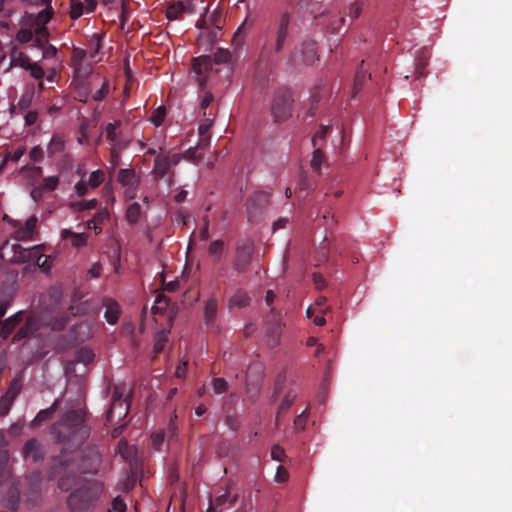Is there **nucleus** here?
<instances>
[{"mask_svg": "<svg viewBox=\"0 0 512 512\" xmlns=\"http://www.w3.org/2000/svg\"><path fill=\"white\" fill-rule=\"evenodd\" d=\"M52 14V9L47 7L40 11L36 18H33L32 15H26L24 18V23L33 28L35 41L38 46H41L47 42V30L45 24L49 22Z\"/></svg>", "mask_w": 512, "mask_h": 512, "instance_id": "1", "label": "nucleus"}, {"mask_svg": "<svg viewBox=\"0 0 512 512\" xmlns=\"http://www.w3.org/2000/svg\"><path fill=\"white\" fill-rule=\"evenodd\" d=\"M291 104L292 99L288 93L278 92L275 94L271 105V114L275 122L281 123L290 118Z\"/></svg>", "mask_w": 512, "mask_h": 512, "instance_id": "2", "label": "nucleus"}, {"mask_svg": "<svg viewBox=\"0 0 512 512\" xmlns=\"http://www.w3.org/2000/svg\"><path fill=\"white\" fill-rule=\"evenodd\" d=\"M87 53L85 50L76 48L74 49L73 60L75 63V85L79 88L83 80L91 73V67L86 62Z\"/></svg>", "mask_w": 512, "mask_h": 512, "instance_id": "3", "label": "nucleus"}, {"mask_svg": "<svg viewBox=\"0 0 512 512\" xmlns=\"http://www.w3.org/2000/svg\"><path fill=\"white\" fill-rule=\"evenodd\" d=\"M37 252L35 248H24L19 244H13L10 247L4 246L1 249L2 257H8V260L15 263L30 262L32 253Z\"/></svg>", "mask_w": 512, "mask_h": 512, "instance_id": "4", "label": "nucleus"}, {"mask_svg": "<svg viewBox=\"0 0 512 512\" xmlns=\"http://www.w3.org/2000/svg\"><path fill=\"white\" fill-rule=\"evenodd\" d=\"M212 70L211 61L206 56H200L194 59L192 72L195 80L200 86H203Z\"/></svg>", "mask_w": 512, "mask_h": 512, "instance_id": "5", "label": "nucleus"}, {"mask_svg": "<svg viewBox=\"0 0 512 512\" xmlns=\"http://www.w3.org/2000/svg\"><path fill=\"white\" fill-rule=\"evenodd\" d=\"M40 323L41 324L42 323H47V324L51 325L53 330H59V329H61L64 326V320L62 318L61 319H55V321L53 323H51V322H48V316L44 315V316H42L41 319H35V318L30 319L26 323L25 327L22 328L18 332L16 337L22 338V337H26L29 334H32L35 330H37L39 328Z\"/></svg>", "mask_w": 512, "mask_h": 512, "instance_id": "6", "label": "nucleus"}, {"mask_svg": "<svg viewBox=\"0 0 512 512\" xmlns=\"http://www.w3.org/2000/svg\"><path fill=\"white\" fill-rule=\"evenodd\" d=\"M104 180V174L101 170L93 171L87 178L80 179L74 186L77 195L82 196L89 189L99 186Z\"/></svg>", "mask_w": 512, "mask_h": 512, "instance_id": "7", "label": "nucleus"}, {"mask_svg": "<svg viewBox=\"0 0 512 512\" xmlns=\"http://www.w3.org/2000/svg\"><path fill=\"white\" fill-rule=\"evenodd\" d=\"M129 410V403L127 399L121 397H113V402L108 412L107 418L111 424H116L125 418Z\"/></svg>", "mask_w": 512, "mask_h": 512, "instance_id": "8", "label": "nucleus"}, {"mask_svg": "<svg viewBox=\"0 0 512 512\" xmlns=\"http://www.w3.org/2000/svg\"><path fill=\"white\" fill-rule=\"evenodd\" d=\"M118 181L126 187V194L129 198H135V189L139 183V177L133 170L123 169L119 172Z\"/></svg>", "mask_w": 512, "mask_h": 512, "instance_id": "9", "label": "nucleus"}, {"mask_svg": "<svg viewBox=\"0 0 512 512\" xmlns=\"http://www.w3.org/2000/svg\"><path fill=\"white\" fill-rule=\"evenodd\" d=\"M290 15L287 12H284L280 15L277 29H276V41H275V50L280 51L284 43L286 41V38L288 36V27L290 24Z\"/></svg>", "mask_w": 512, "mask_h": 512, "instance_id": "10", "label": "nucleus"}, {"mask_svg": "<svg viewBox=\"0 0 512 512\" xmlns=\"http://www.w3.org/2000/svg\"><path fill=\"white\" fill-rule=\"evenodd\" d=\"M96 4V0H71V17L77 19L84 14L93 12Z\"/></svg>", "mask_w": 512, "mask_h": 512, "instance_id": "11", "label": "nucleus"}, {"mask_svg": "<svg viewBox=\"0 0 512 512\" xmlns=\"http://www.w3.org/2000/svg\"><path fill=\"white\" fill-rule=\"evenodd\" d=\"M180 160V156L178 154H174L171 158L167 156H159L156 159L155 166H154V174L156 177L160 178L163 177L169 167L171 165H176Z\"/></svg>", "mask_w": 512, "mask_h": 512, "instance_id": "12", "label": "nucleus"}, {"mask_svg": "<svg viewBox=\"0 0 512 512\" xmlns=\"http://www.w3.org/2000/svg\"><path fill=\"white\" fill-rule=\"evenodd\" d=\"M300 61L304 64H312L317 59L316 45L313 41H305L300 48Z\"/></svg>", "mask_w": 512, "mask_h": 512, "instance_id": "13", "label": "nucleus"}, {"mask_svg": "<svg viewBox=\"0 0 512 512\" xmlns=\"http://www.w3.org/2000/svg\"><path fill=\"white\" fill-rule=\"evenodd\" d=\"M60 235L63 240H69L71 246L75 248H80L87 244V236L84 233H75L70 229H63Z\"/></svg>", "mask_w": 512, "mask_h": 512, "instance_id": "14", "label": "nucleus"}, {"mask_svg": "<svg viewBox=\"0 0 512 512\" xmlns=\"http://www.w3.org/2000/svg\"><path fill=\"white\" fill-rule=\"evenodd\" d=\"M36 223L37 219L30 217L23 226L15 231V238L22 241L31 239L36 228Z\"/></svg>", "mask_w": 512, "mask_h": 512, "instance_id": "15", "label": "nucleus"}, {"mask_svg": "<svg viewBox=\"0 0 512 512\" xmlns=\"http://www.w3.org/2000/svg\"><path fill=\"white\" fill-rule=\"evenodd\" d=\"M105 306V319L106 321L113 325L115 324L120 316V307L119 305L112 299H106L104 301Z\"/></svg>", "mask_w": 512, "mask_h": 512, "instance_id": "16", "label": "nucleus"}, {"mask_svg": "<svg viewBox=\"0 0 512 512\" xmlns=\"http://www.w3.org/2000/svg\"><path fill=\"white\" fill-rule=\"evenodd\" d=\"M20 387L17 383H14L11 388L8 390L6 395L0 401V414L5 415L10 409V406L18 394Z\"/></svg>", "mask_w": 512, "mask_h": 512, "instance_id": "17", "label": "nucleus"}, {"mask_svg": "<svg viewBox=\"0 0 512 512\" xmlns=\"http://www.w3.org/2000/svg\"><path fill=\"white\" fill-rule=\"evenodd\" d=\"M235 501V496H231L230 493H225L216 498L215 503H210L206 512H216L217 508L225 505L226 502L232 504Z\"/></svg>", "mask_w": 512, "mask_h": 512, "instance_id": "18", "label": "nucleus"}, {"mask_svg": "<svg viewBox=\"0 0 512 512\" xmlns=\"http://www.w3.org/2000/svg\"><path fill=\"white\" fill-rule=\"evenodd\" d=\"M249 297L244 292H236L230 299V306L236 308H242L249 304Z\"/></svg>", "mask_w": 512, "mask_h": 512, "instance_id": "19", "label": "nucleus"}, {"mask_svg": "<svg viewBox=\"0 0 512 512\" xmlns=\"http://www.w3.org/2000/svg\"><path fill=\"white\" fill-rule=\"evenodd\" d=\"M30 60L27 55L23 53H15L11 57V65L28 69L31 66Z\"/></svg>", "mask_w": 512, "mask_h": 512, "instance_id": "20", "label": "nucleus"}, {"mask_svg": "<svg viewBox=\"0 0 512 512\" xmlns=\"http://www.w3.org/2000/svg\"><path fill=\"white\" fill-rule=\"evenodd\" d=\"M324 161H325V156H324L323 152L320 149H315L312 154L311 161H310L311 168L314 171L319 172L321 169V165Z\"/></svg>", "mask_w": 512, "mask_h": 512, "instance_id": "21", "label": "nucleus"}, {"mask_svg": "<svg viewBox=\"0 0 512 512\" xmlns=\"http://www.w3.org/2000/svg\"><path fill=\"white\" fill-rule=\"evenodd\" d=\"M63 149L64 140L60 136H54L48 145V153L56 154L61 152Z\"/></svg>", "mask_w": 512, "mask_h": 512, "instance_id": "22", "label": "nucleus"}, {"mask_svg": "<svg viewBox=\"0 0 512 512\" xmlns=\"http://www.w3.org/2000/svg\"><path fill=\"white\" fill-rule=\"evenodd\" d=\"M76 340L84 341L92 336V331L87 324H80L75 327Z\"/></svg>", "mask_w": 512, "mask_h": 512, "instance_id": "23", "label": "nucleus"}, {"mask_svg": "<svg viewBox=\"0 0 512 512\" xmlns=\"http://www.w3.org/2000/svg\"><path fill=\"white\" fill-rule=\"evenodd\" d=\"M185 7L181 2L175 3L167 8V18L169 20H175L178 18L179 14L184 11Z\"/></svg>", "mask_w": 512, "mask_h": 512, "instance_id": "24", "label": "nucleus"}, {"mask_svg": "<svg viewBox=\"0 0 512 512\" xmlns=\"http://www.w3.org/2000/svg\"><path fill=\"white\" fill-rule=\"evenodd\" d=\"M250 252H251L250 247H247L243 251L238 252V260L235 264V266L238 270H242L245 267V265L247 264V262L249 260Z\"/></svg>", "mask_w": 512, "mask_h": 512, "instance_id": "25", "label": "nucleus"}, {"mask_svg": "<svg viewBox=\"0 0 512 512\" xmlns=\"http://www.w3.org/2000/svg\"><path fill=\"white\" fill-rule=\"evenodd\" d=\"M139 216H140L139 204H137V203L131 204L128 207L127 213H126V217H127L128 221L131 223L136 222L138 220Z\"/></svg>", "mask_w": 512, "mask_h": 512, "instance_id": "26", "label": "nucleus"}, {"mask_svg": "<svg viewBox=\"0 0 512 512\" xmlns=\"http://www.w3.org/2000/svg\"><path fill=\"white\" fill-rule=\"evenodd\" d=\"M18 323V315H15L14 317L8 318L5 323L3 324V327L1 329V333L3 337L8 336L11 331L14 329L16 324Z\"/></svg>", "mask_w": 512, "mask_h": 512, "instance_id": "27", "label": "nucleus"}, {"mask_svg": "<svg viewBox=\"0 0 512 512\" xmlns=\"http://www.w3.org/2000/svg\"><path fill=\"white\" fill-rule=\"evenodd\" d=\"M94 358V354L91 350L84 348L78 351L76 359L78 362L83 364L90 363Z\"/></svg>", "mask_w": 512, "mask_h": 512, "instance_id": "28", "label": "nucleus"}, {"mask_svg": "<svg viewBox=\"0 0 512 512\" xmlns=\"http://www.w3.org/2000/svg\"><path fill=\"white\" fill-rule=\"evenodd\" d=\"M166 342H167V335L165 332H161V333L157 334V336L155 338L154 345H153L154 353H156V354L160 353L163 350Z\"/></svg>", "mask_w": 512, "mask_h": 512, "instance_id": "29", "label": "nucleus"}, {"mask_svg": "<svg viewBox=\"0 0 512 512\" xmlns=\"http://www.w3.org/2000/svg\"><path fill=\"white\" fill-rule=\"evenodd\" d=\"M215 63H227L231 59V54L226 49H218L214 55Z\"/></svg>", "mask_w": 512, "mask_h": 512, "instance_id": "30", "label": "nucleus"}, {"mask_svg": "<svg viewBox=\"0 0 512 512\" xmlns=\"http://www.w3.org/2000/svg\"><path fill=\"white\" fill-rule=\"evenodd\" d=\"M108 211L106 209H102L94 216L92 220L87 222V228H92L93 223L102 224L105 220L108 219Z\"/></svg>", "mask_w": 512, "mask_h": 512, "instance_id": "31", "label": "nucleus"}, {"mask_svg": "<svg viewBox=\"0 0 512 512\" xmlns=\"http://www.w3.org/2000/svg\"><path fill=\"white\" fill-rule=\"evenodd\" d=\"M166 110L163 106H160L154 112L151 121L155 126H160L165 118Z\"/></svg>", "mask_w": 512, "mask_h": 512, "instance_id": "32", "label": "nucleus"}, {"mask_svg": "<svg viewBox=\"0 0 512 512\" xmlns=\"http://www.w3.org/2000/svg\"><path fill=\"white\" fill-rule=\"evenodd\" d=\"M32 30L33 28L31 27L20 29L16 36L17 40L22 43L30 41L33 38Z\"/></svg>", "mask_w": 512, "mask_h": 512, "instance_id": "33", "label": "nucleus"}, {"mask_svg": "<svg viewBox=\"0 0 512 512\" xmlns=\"http://www.w3.org/2000/svg\"><path fill=\"white\" fill-rule=\"evenodd\" d=\"M165 438L163 431H157L151 435V443L154 449L159 450Z\"/></svg>", "mask_w": 512, "mask_h": 512, "instance_id": "34", "label": "nucleus"}, {"mask_svg": "<svg viewBox=\"0 0 512 512\" xmlns=\"http://www.w3.org/2000/svg\"><path fill=\"white\" fill-rule=\"evenodd\" d=\"M96 205V200L92 199V200H89V201H79V202H75V203H72L71 206L75 209V210H90V209H93Z\"/></svg>", "mask_w": 512, "mask_h": 512, "instance_id": "35", "label": "nucleus"}, {"mask_svg": "<svg viewBox=\"0 0 512 512\" xmlns=\"http://www.w3.org/2000/svg\"><path fill=\"white\" fill-rule=\"evenodd\" d=\"M35 263L43 271H48L51 267V260L45 255H38Z\"/></svg>", "mask_w": 512, "mask_h": 512, "instance_id": "36", "label": "nucleus"}, {"mask_svg": "<svg viewBox=\"0 0 512 512\" xmlns=\"http://www.w3.org/2000/svg\"><path fill=\"white\" fill-rule=\"evenodd\" d=\"M223 250V242L220 240H216L212 242L209 246V253L214 257H219Z\"/></svg>", "mask_w": 512, "mask_h": 512, "instance_id": "37", "label": "nucleus"}, {"mask_svg": "<svg viewBox=\"0 0 512 512\" xmlns=\"http://www.w3.org/2000/svg\"><path fill=\"white\" fill-rule=\"evenodd\" d=\"M216 37L217 31L215 29L210 32L202 31L201 34L199 35V41L211 43L215 41Z\"/></svg>", "mask_w": 512, "mask_h": 512, "instance_id": "38", "label": "nucleus"}, {"mask_svg": "<svg viewBox=\"0 0 512 512\" xmlns=\"http://www.w3.org/2000/svg\"><path fill=\"white\" fill-rule=\"evenodd\" d=\"M120 453L123 457L130 459L136 453V449L134 447H128L126 443H121L119 445Z\"/></svg>", "mask_w": 512, "mask_h": 512, "instance_id": "39", "label": "nucleus"}, {"mask_svg": "<svg viewBox=\"0 0 512 512\" xmlns=\"http://www.w3.org/2000/svg\"><path fill=\"white\" fill-rule=\"evenodd\" d=\"M28 70H30L31 76L35 79H41L44 76L43 69L36 63H32Z\"/></svg>", "mask_w": 512, "mask_h": 512, "instance_id": "40", "label": "nucleus"}, {"mask_svg": "<svg viewBox=\"0 0 512 512\" xmlns=\"http://www.w3.org/2000/svg\"><path fill=\"white\" fill-rule=\"evenodd\" d=\"M279 334H280V326L278 324L272 326L268 330V335L271 338L270 339V344L271 345H275L277 343Z\"/></svg>", "mask_w": 512, "mask_h": 512, "instance_id": "41", "label": "nucleus"}, {"mask_svg": "<svg viewBox=\"0 0 512 512\" xmlns=\"http://www.w3.org/2000/svg\"><path fill=\"white\" fill-rule=\"evenodd\" d=\"M212 387L215 393L220 394L226 390V382L223 379H215L212 382Z\"/></svg>", "mask_w": 512, "mask_h": 512, "instance_id": "42", "label": "nucleus"}, {"mask_svg": "<svg viewBox=\"0 0 512 512\" xmlns=\"http://www.w3.org/2000/svg\"><path fill=\"white\" fill-rule=\"evenodd\" d=\"M328 126H321L320 129L316 132L312 139V143L314 146H317L318 140H323L328 132Z\"/></svg>", "mask_w": 512, "mask_h": 512, "instance_id": "43", "label": "nucleus"}, {"mask_svg": "<svg viewBox=\"0 0 512 512\" xmlns=\"http://www.w3.org/2000/svg\"><path fill=\"white\" fill-rule=\"evenodd\" d=\"M271 457L276 461H282L285 457V452L280 446H274L271 450Z\"/></svg>", "mask_w": 512, "mask_h": 512, "instance_id": "44", "label": "nucleus"}, {"mask_svg": "<svg viewBox=\"0 0 512 512\" xmlns=\"http://www.w3.org/2000/svg\"><path fill=\"white\" fill-rule=\"evenodd\" d=\"M119 126V122L110 123L106 127V136L109 140L114 141L116 139V128Z\"/></svg>", "mask_w": 512, "mask_h": 512, "instance_id": "45", "label": "nucleus"}, {"mask_svg": "<svg viewBox=\"0 0 512 512\" xmlns=\"http://www.w3.org/2000/svg\"><path fill=\"white\" fill-rule=\"evenodd\" d=\"M287 479H288V472H287V470L284 467L279 466L277 468V471H276V474H275V480L277 482H281L282 483V482L287 481Z\"/></svg>", "mask_w": 512, "mask_h": 512, "instance_id": "46", "label": "nucleus"}, {"mask_svg": "<svg viewBox=\"0 0 512 512\" xmlns=\"http://www.w3.org/2000/svg\"><path fill=\"white\" fill-rule=\"evenodd\" d=\"M126 509V504L124 501L120 498H115L112 504V511L113 512H124Z\"/></svg>", "mask_w": 512, "mask_h": 512, "instance_id": "47", "label": "nucleus"}, {"mask_svg": "<svg viewBox=\"0 0 512 512\" xmlns=\"http://www.w3.org/2000/svg\"><path fill=\"white\" fill-rule=\"evenodd\" d=\"M101 271H102V265L100 263H98V262H95L90 267V269L88 271V274H89L90 277L96 278V277L100 276Z\"/></svg>", "mask_w": 512, "mask_h": 512, "instance_id": "48", "label": "nucleus"}, {"mask_svg": "<svg viewBox=\"0 0 512 512\" xmlns=\"http://www.w3.org/2000/svg\"><path fill=\"white\" fill-rule=\"evenodd\" d=\"M58 184V178L51 176L45 179L44 187L48 190H54Z\"/></svg>", "mask_w": 512, "mask_h": 512, "instance_id": "49", "label": "nucleus"}, {"mask_svg": "<svg viewBox=\"0 0 512 512\" xmlns=\"http://www.w3.org/2000/svg\"><path fill=\"white\" fill-rule=\"evenodd\" d=\"M107 92H108V90H107V83L104 82L102 84L101 89L98 90L97 92H95V94L93 95V98L95 100H97V101L102 100L106 96Z\"/></svg>", "mask_w": 512, "mask_h": 512, "instance_id": "50", "label": "nucleus"}, {"mask_svg": "<svg viewBox=\"0 0 512 512\" xmlns=\"http://www.w3.org/2000/svg\"><path fill=\"white\" fill-rule=\"evenodd\" d=\"M24 148H19L15 150L13 153L6 155L4 158L11 159L13 161H18L24 154Z\"/></svg>", "mask_w": 512, "mask_h": 512, "instance_id": "51", "label": "nucleus"}, {"mask_svg": "<svg viewBox=\"0 0 512 512\" xmlns=\"http://www.w3.org/2000/svg\"><path fill=\"white\" fill-rule=\"evenodd\" d=\"M36 448V443L33 441H30L25 446V453L27 456H31L34 460H36L37 455L36 453H33V450Z\"/></svg>", "mask_w": 512, "mask_h": 512, "instance_id": "52", "label": "nucleus"}, {"mask_svg": "<svg viewBox=\"0 0 512 512\" xmlns=\"http://www.w3.org/2000/svg\"><path fill=\"white\" fill-rule=\"evenodd\" d=\"M293 397L287 396L283 401L281 402L279 408H278V415L282 412H284L288 407L292 404Z\"/></svg>", "mask_w": 512, "mask_h": 512, "instance_id": "53", "label": "nucleus"}, {"mask_svg": "<svg viewBox=\"0 0 512 512\" xmlns=\"http://www.w3.org/2000/svg\"><path fill=\"white\" fill-rule=\"evenodd\" d=\"M80 496H81V492H79V491L71 494L69 497V504L74 508H81V506L78 505V500H79Z\"/></svg>", "mask_w": 512, "mask_h": 512, "instance_id": "54", "label": "nucleus"}, {"mask_svg": "<svg viewBox=\"0 0 512 512\" xmlns=\"http://www.w3.org/2000/svg\"><path fill=\"white\" fill-rule=\"evenodd\" d=\"M211 126H212V120L211 119H205L199 125V132H200V134H205L210 129Z\"/></svg>", "mask_w": 512, "mask_h": 512, "instance_id": "55", "label": "nucleus"}, {"mask_svg": "<svg viewBox=\"0 0 512 512\" xmlns=\"http://www.w3.org/2000/svg\"><path fill=\"white\" fill-rule=\"evenodd\" d=\"M186 367H187V362H181L178 365V367L176 368V371H175L176 377H178V378L183 377L185 374V371H186Z\"/></svg>", "mask_w": 512, "mask_h": 512, "instance_id": "56", "label": "nucleus"}, {"mask_svg": "<svg viewBox=\"0 0 512 512\" xmlns=\"http://www.w3.org/2000/svg\"><path fill=\"white\" fill-rule=\"evenodd\" d=\"M41 155H42V151L40 148L38 147H34L31 151H30V158L34 161H38L40 158H41Z\"/></svg>", "mask_w": 512, "mask_h": 512, "instance_id": "57", "label": "nucleus"}, {"mask_svg": "<svg viewBox=\"0 0 512 512\" xmlns=\"http://www.w3.org/2000/svg\"><path fill=\"white\" fill-rule=\"evenodd\" d=\"M212 101H213V96L210 93H206L203 96V99L201 101V107L202 108L208 107L212 103Z\"/></svg>", "mask_w": 512, "mask_h": 512, "instance_id": "58", "label": "nucleus"}, {"mask_svg": "<svg viewBox=\"0 0 512 512\" xmlns=\"http://www.w3.org/2000/svg\"><path fill=\"white\" fill-rule=\"evenodd\" d=\"M325 312L324 309H315L314 306H310L308 309H307V316L308 317H312L313 315L315 314H323Z\"/></svg>", "mask_w": 512, "mask_h": 512, "instance_id": "59", "label": "nucleus"}, {"mask_svg": "<svg viewBox=\"0 0 512 512\" xmlns=\"http://www.w3.org/2000/svg\"><path fill=\"white\" fill-rule=\"evenodd\" d=\"M350 13L353 17H358L361 13V7L357 4H353L350 8Z\"/></svg>", "mask_w": 512, "mask_h": 512, "instance_id": "60", "label": "nucleus"}, {"mask_svg": "<svg viewBox=\"0 0 512 512\" xmlns=\"http://www.w3.org/2000/svg\"><path fill=\"white\" fill-rule=\"evenodd\" d=\"M112 167L115 168L118 165V153L115 147L111 149Z\"/></svg>", "mask_w": 512, "mask_h": 512, "instance_id": "61", "label": "nucleus"}, {"mask_svg": "<svg viewBox=\"0 0 512 512\" xmlns=\"http://www.w3.org/2000/svg\"><path fill=\"white\" fill-rule=\"evenodd\" d=\"M77 174L80 176V179H84L87 176V170L83 165H79L77 168Z\"/></svg>", "mask_w": 512, "mask_h": 512, "instance_id": "62", "label": "nucleus"}, {"mask_svg": "<svg viewBox=\"0 0 512 512\" xmlns=\"http://www.w3.org/2000/svg\"><path fill=\"white\" fill-rule=\"evenodd\" d=\"M178 288V282L177 281H171L165 285V289L168 291H176Z\"/></svg>", "mask_w": 512, "mask_h": 512, "instance_id": "63", "label": "nucleus"}, {"mask_svg": "<svg viewBox=\"0 0 512 512\" xmlns=\"http://www.w3.org/2000/svg\"><path fill=\"white\" fill-rule=\"evenodd\" d=\"M295 426L298 428V429H303L304 428V416L303 414H301L296 420H295Z\"/></svg>", "mask_w": 512, "mask_h": 512, "instance_id": "64", "label": "nucleus"}]
</instances>
